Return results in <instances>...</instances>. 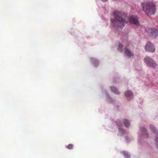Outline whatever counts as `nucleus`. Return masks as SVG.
<instances>
[{"instance_id":"obj_17","label":"nucleus","mask_w":158,"mask_h":158,"mask_svg":"<svg viewBox=\"0 0 158 158\" xmlns=\"http://www.w3.org/2000/svg\"><path fill=\"white\" fill-rule=\"evenodd\" d=\"M117 124H118V126H119V123H117Z\"/></svg>"},{"instance_id":"obj_5","label":"nucleus","mask_w":158,"mask_h":158,"mask_svg":"<svg viewBox=\"0 0 158 158\" xmlns=\"http://www.w3.org/2000/svg\"><path fill=\"white\" fill-rule=\"evenodd\" d=\"M145 48L146 51L151 52H154L155 51V48L153 44L149 42L147 43Z\"/></svg>"},{"instance_id":"obj_8","label":"nucleus","mask_w":158,"mask_h":158,"mask_svg":"<svg viewBox=\"0 0 158 158\" xmlns=\"http://www.w3.org/2000/svg\"><path fill=\"white\" fill-rule=\"evenodd\" d=\"M124 54L129 57H131L133 56V53L131 51L127 48H125L124 50Z\"/></svg>"},{"instance_id":"obj_7","label":"nucleus","mask_w":158,"mask_h":158,"mask_svg":"<svg viewBox=\"0 0 158 158\" xmlns=\"http://www.w3.org/2000/svg\"><path fill=\"white\" fill-rule=\"evenodd\" d=\"M150 128L153 132L156 134L158 136L157 138H156L155 139L156 144L158 145V131L156 129L155 127L153 125L150 126Z\"/></svg>"},{"instance_id":"obj_13","label":"nucleus","mask_w":158,"mask_h":158,"mask_svg":"<svg viewBox=\"0 0 158 158\" xmlns=\"http://www.w3.org/2000/svg\"><path fill=\"white\" fill-rule=\"evenodd\" d=\"M123 45L121 44H119L118 48V50L120 52H123Z\"/></svg>"},{"instance_id":"obj_12","label":"nucleus","mask_w":158,"mask_h":158,"mask_svg":"<svg viewBox=\"0 0 158 158\" xmlns=\"http://www.w3.org/2000/svg\"><path fill=\"white\" fill-rule=\"evenodd\" d=\"M132 94V92L130 90L127 91L125 94V95L127 97H130Z\"/></svg>"},{"instance_id":"obj_16","label":"nucleus","mask_w":158,"mask_h":158,"mask_svg":"<svg viewBox=\"0 0 158 158\" xmlns=\"http://www.w3.org/2000/svg\"><path fill=\"white\" fill-rule=\"evenodd\" d=\"M103 2H106L108 0H102Z\"/></svg>"},{"instance_id":"obj_15","label":"nucleus","mask_w":158,"mask_h":158,"mask_svg":"<svg viewBox=\"0 0 158 158\" xmlns=\"http://www.w3.org/2000/svg\"><path fill=\"white\" fill-rule=\"evenodd\" d=\"M123 154L124 155V156L126 158H128L130 156L126 152H124Z\"/></svg>"},{"instance_id":"obj_14","label":"nucleus","mask_w":158,"mask_h":158,"mask_svg":"<svg viewBox=\"0 0 158 158\" xmlns=\"http://www.w3.org/2000/svg\"><path fill=\"white\" fill-rule=\"evenodd\" d=\"M73 147V145L71 144H69L66 147L67 148L69 149H72Z\"/></svg>"},{"instance_id":"obj_11","label":"nucleus","mask_w":158,"mask_h":158,"mask_svg":"<svg viewBox=\"0 0 158 158\" xmlns=\"http://www.w3.org/2000/svg\"><path fill=\"white\" fill-rule=\"evenodd\" d=\"M142 134L144 135L145 137H148V134L147 133V131L145 128L144 127L142 129Z\"/></svg>"},{"instance_id":"obj_4","label":"nucleus","mask_w":158,"mask_h":158,"mask_svg":"<svg viewBox=\"0 0 158 158\" xmlns=\"http://www.w3.org/2000/svg\"><path fill=\"white\" fill-rule=\"evenodd\" d=\"M144 59L145 63L151 67L155 68L156 67V64L150 57L146 56Z\"/></svg>"},{"instance_id":"obj_10","label":"nucleus","mask_w":158,"mask_h":158,"mask_svg":"<svg viewBox=\"0 0 158 158\" xmlns=\"http://www.w3.org/2000/svg\"><path fill=\"white\" fill-rule=\"evenodd\" d=\"M123 123L126 127H128L130 124L129 121L126 119H124L123 121Z\"/></svg>"},{"instance_id":"obj_1","label":"nucleus","mask_w":158,"mask_h":158,"mask_svg":"<svg viewBox=\"0 0 158 158\" xmlns=\"http://www.w3.org/2000/svg\"><path fill=\"white\" fill-rule=\"evenodd\" d=\"M113 14L116 20L111 19L110 21L114 27H117L118 28L123 27L125 23H128L127 21L124 18L127 16L125 13L119 10H116L113 12Z\"/></svg>"},{"instance_id":"obj_9","label":"nucleus","mask_w":158,"mask_h":158,"mask_svg":"<svg viewBox=\"0 0 158 158\" xmlns=\"http://www.w3.org/2000/svg\"><path fill=\"white\" fill-rule=\"evenodd\" d=\"M111 91L117 94H120L119 92L117 89L114 86H112L110 87Z\"/></svg>"},{"instance_id":"obj_3","label":"nucleus","mask_w":158,"mask_h":158,"mask_svg":"<svg viewBox=\"0 0 158 158\" xmlns=\"http://www.w3.org/2000/svg\"><path fill=\"white\" fill-rule=\"evenodd\" d=\"M146 32L150 36L156 38L157 35L158 31L157 30L154 28H150L146 29Z\"/></svg>"},{"instance_id":"obj_6","label":"nucleus","mask_w":158,"mask_h":158,"mask_svg":"<svg viewBox=\"0 0 158 158\" xmlns=\"http://www.w3.org/2000/svg\"><path fill=\"white\" fill-rule=\"evenodd\" d=\"M129 22L131 24H134L136 25L138 24V19L135 16L133 15L130 16L129 18Z\"/></svg>"},{"instance_id":"obj_2","label":"nucleus","mask_w":158,"mask_h":158,"mask_svg":"<svg viewBox=\"0 0 158 158\" xmlns=\"http://www.w3.org/2000/svg\"><path fill=\"white\" fill-rule=\"evenodd\" d=\"M142 6L143 10L148 15L153 14L155 12V6L152 2L146 3L145 5L142 3Z\"/></svg>"}]
</instances>
